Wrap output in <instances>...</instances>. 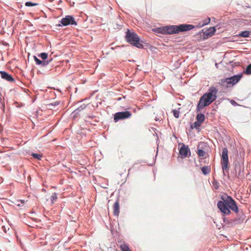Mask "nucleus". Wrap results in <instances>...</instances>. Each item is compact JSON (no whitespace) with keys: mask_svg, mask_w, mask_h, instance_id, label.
<instances>
[{"mask_svg":"<svg viewBox=\"0 0 251 251\" xmlns=\"http://www.w3.org/2000/svg\"><path fill=\"white\" fill-rule=\"evenodd\" d=\"M217 92L218 90L215 87H210L207 92L200 98L197 105L196 112H200L201 110L212 103L217 98Z\"/></svg>","mask_w":251,"mask_h":251,"instance_id":"obj_1","label":"nucleus"},{"mask_svg":"<svg viewBox=\"0 0 251 251\" xmlns=\"http://www.w3.org/2000/svg\"><path fill=\"white\" fill-rule=\"evenodd\" d=\"M221 212L226 215H229L231 213L230 210L238 213L239 212L238 207L235 201L230 196L226 194L221 196Z\"/></svg>","mask_w":251,"mask_h":251,"instance_id":"obj_2","label":"nucleus"},{"mask_svg":"<svg viewBox=\"0 0 251 251\" xmlns=\"http://www.w3.org/2000/svg\"><path fill=\"white\" fill-rule=\"evenodd\" d=\"M196 27L190 24H183L179 25H170L164 26L165 34L172 35L179 32L189 31Z\"/></svg>","mask_w":251,"mask_h":251,"instance_id":"obj_3","label":"nucleus"},{"mask_svg":"<svg viewBox=\"0 0 251 251\" xmlns=\"http://www.w3.org/2000/svg\"><path fill=\"white\" fill-rule=\"evenodd\" d=\"M125 40L132 46L138 49H145L143 44L144 42L141 40L138 34L134 31L127 29L126 32Z\"/></svg>","mask_w":251,"mask_h":251,"instance_id":"obj_4","label":"nucleus"},{"mask_svg":"<svg viewBox=\"0 0 251 251\" xmlns=\"http://www.w3.org/2000/svg\"><path fill=\"white\" fill-rule=\"evenodd\" d=\"M242 76L243 75L240 74L227 78L224 80H222L221 85L226 88L232 87L237 83L241 79Z\"/></svg>","mask_w":251,"mask_h":251,"instance_id":"obj_5","label":"nucleus"},{"mask_svg":"<svg viewBox=\"0 0 251 251\" xmlns=\"http://www.w3.org/2000/svg\"><path fill=\"white\" fill-rule=\"evenodd\" d=\"M222 166L223 174L226 175V173H228L229 168V163L228 157V151L227 149L224 148L223 150L222 155Z\"/></svg>","mask_w":251,"mask_h":251,"instance_id":"obj_6","label":"nucleus"},{"mask_svg":"<svg viewBox=\"0 0 251 251\" xmlns=\"http://www.w3.org/2000/svg\"><path fill=\"white\" fill-rule=\"evenodd\" d=\"M59 24H57V26H66L68 25L76 26L77 25L74 17L72 15H67L63 18L59 22Z\"/></svg>","mask_w":251,"mask_h":251,"instance_id":"obj_7","label":"nucleus"},{"mask_svg":"<svg viewBox=\"0 0 251 251\" xmlns=\"http://www.w3.org/2000/svg\"><path fill=\"white\" fill-rule=\"evenodd\" d=\"M132 115L131 112L129 111H125L118 112L114 115V121L115 123L119 120H124L130 118Z\"/></svg>","mask_w":251,"mask_h":251,"instance_id":"obj_8","label":"nucleus"},{"mask_svg":"<svg viewBox=\"0 0 251 251\" xmlns=\"http://www.w3.org/2000/svg\"><path fill=\"white\" fill-rule=\"evenodd\" d=\"M1 77L7 81L10 82H15V79L13 77L12 75L8 74L7 72L4 71H0Z\"/></svg>","mask_w":251,"mask_h":251,"instance_id":"obj_9","label":"nucleus"},{"mask_svg":"<svg viewBox=\"0 0 251 251\" xmlns=\"http://www.w3.org/2000/svg\"><path fill=\"white\" fill-rule=\"evenodd\" d=\"M188 153L190 154V151L188 146L183 144L179 150L180 155L182 157H186L187 156Z\"/></svg>","mask_w":251,"mask_h":251,"instance_id":"obj_10","label":"nucleus"},{"mask_svg":"<svg viewBox=\"0 0 251 251\" xmlns=\"http://www.w3.org/2000/svg\"><path fill=\"white\" fill-rule=\"evenodd\" d=\"M203 146H206L204 142H200L197 148V153L200 157H203L206 154V151L203 149Z\"/></svg>","mask_w":251,"mask_h":251,"instance_id":"obj_11","label":"nucleus"},{"mask_svg":"<svg viewBox=\"0 0 251 251\" xmlns=\"http://www.w3.org/2000/svg\"><path fill=\"white\" fill-rule=\"evenodd\" d=\"M114 215L118 216L120 213V205L119 201L117 200L114 204Z\"/></svg>","mask_w":251,"mask_h":251,"instance_id":"obj_12","label":"nucleus"},{"mask_svg":"<svg viewBox=\"0 0 251 251\" xmlns=\"http://www.w3.org/2000/svg\"><path fill=\"white\" fill-rule=\"evenodd\" d=\"M86 107V105L84 103L82 104L81 105H80L77 108L75 109L73 112L72 113V114L74 115V116H76L77 114L79 113L81 111L84 109Z\"/></svg>","mask_w":251,"mask_h":251,"instance_id":"obj_13","label":"nucleus"},{"mask_svg":"<svg viewBox=\"0 0 251 251\" xmlns=\"http://www.w3.org/2000/svg\"><path fill=\"white\" fill-rule=\"evenodd\" d=\"M196 116V120L199 123L202 124L205 120V115L204 114L198 112Z\"/></svg>","mask_w":251,"mask_h":251,"instance_id":"obj_14","label":"nucleus"},{"mask_svg":"<svg viewBox=\"0 0 251 251\" xmlns=\"http://www.w3.org/2000/svg\"><path fill=\"white\" fill-rule=\"evenodd\" d=\"M201 170L204 175H207L210 172L211 168L210 166H204L201 168Z\"/></svg>","mask_w":251,"mask_h":251,"instance_id":"obj_15","label":"nucleus"},{"mask_svg":"<svg viewBox=\"0 0 251 251\" xmlns=\"http://www.w3.org/2000/svg\"><path fill=\"white\" fill-rule=\"evenodd\" d=\"M153 31L157 33L165 34L164 26L156 28L154 29Z\"/></svg>","mask_w":251,"mask_h":251,"instance_id":"obj_16","label":"nucleus"},{"mask_svg":"<svg viewBox=\"0 0 251 251\" xmlns=\"http://www.w3.org/2000/svg\"><path fill=\"white\" fill-rule=\"evenodd\" d=\"M251 32L250 31H244L239 34V36L243 37H249L251 35Z\"/></svg>","mask_w":251,"mask_h":251,"instance_id":"obj_17","label":"nucleus"},{"mask_svg":"<svg viewBox=\"0 0 251 251\" xmlns=\"http://www.w3.org/2000/svg\"><path fill=\"white\" fill-rule=\"evenodd\" d=\"M201 124V123H199L198 121H197L195 122L193 125H191L190 128L191 129H193L195 128L197 129H199Z\"/></svg>","mask_w":251,"mask_h":251,"instance_id":"obj_18","label":"nucleus"},{"mask_svg":"<svg viewBox=\"0 0 251 251\" xmlns=\"http://www.w3.org/2000/svg\"><path fill=\"white\" fill-rule=\"evenodd\" d=\"M31 156L35 158L36 159L38 160H41V158H42L43 155L40 154L36 153H32L31 154Z\"/></svg>","mask_w":251,"mask_h":251,"instance_id":"obj_19","label":"nucleus"},{"mask_svg":"<svg viewBox=\"0 0 251 251\" xmlns=\"http://www.w3.org/2000/svg\"><path fill=\"white\" fill-rule=\"evenodd\" d=\"M120 248L122 251H127L130 250L128 246L125 243L121 244Z\"/></svg>","mask_w":251,"mask_h":251,"instance_id":"obj_20","label":"nucleus"},{"mask_svg":"<svg viewBox=\"0 0 251 251\" xmlns=\"http://www.w3.org/2000/svg\"><path fill=\"white\" fill-rule=\"evenodd\" d=\"M206 30L209 33V36H210V37L212 36L216 31L215 27H210L208 28Z\"/></svg>","mask_w":251,"mask_h":251,"instance_id":"obj_21","label":"nucleus"},{"mask_svg":"<svg viewBox=\"0 0 251 251\" xmlns=\"http://www.w3.org/2000/svg\"><path fill=\"white\" fill-rule=\"evenodd\" d=\"M38 56L40 57L42 60H46L47 59V57H48V54L46 52H42L39 54Z\"/></svg>","mask_w":251,"mask_h":251,"instance_id":"obj_22","label":"nucleus"},{"mask_svg":"<svg viewBox=\"0 0 251 251\" xmlns=\"http://www.w3.org/2000/svg\"><path fill=\"white\" fill-rule=\"evenodd\" d=\"M201 31L202 32V36L203 39H206L210 37V36H209V34L207 31V30H206L205 31H203V30L202 29Z\"/></svg>","mask_w":251,"mask_h":251,"instance_id":"obj_23","label":"nucleus"},{"mask_svg":"<svg viewBox=\"0 0 251 251\" xmlns=\"http://www.w3.org/2000/svg\"><path fill=\"white\" fill-rule=\"evenodd\" d=\"M210 22V19L209 18H207L206 19L203 21V23L201 25H198V26L201 27L204 25H208Z\"/></svg>","mask_w":251,"mask_h":251,"instance_id":"obj_24","label":"nucleus"},{"mask_svg":"<svg viewBox=\"0 0 251 251\" xmlns=\"http://www.w3.org/2000/svg\"><path fill=\"white\" fill-rule=\"evenodd\" d=\"M244 73L247 75H251V64H249L244 71Z\"/></svg>","mask_w":251,"mask_h":251,"instance_id":"obj_25","label":"nucleus"},{"mask_svg":"<svg viewBox=\"0 0 251 251\" xmlns=\"http://www.w3.org/2000/svg\"><path fill=\"white\" fill-rule=\"evenodd\" d=\"M34 60L36 63V64L37 65H41L42 64V60L39 59L36 56L34 55L33 56Z\"/></svg>","mask_w":251,"mask_h":251,"instance_id":"obj_26","label":"nucleus"},{"mask_svg":"<svg viewBox=\"0 0 251 251\" xmlns=\"http://www.w3.org/2000/svg\"><path fill=\"white\" fill-rule=\"evenodd\" d=\"M34 60L36 63V64L37 65H41L42 64V60L39 59L36 56L34 55L33 56Z\"/></svg>","mask_w":251,"mask_h":251,"instance_id":"obj_27","label":"nucleus"},{"mask_svg":"<svg viewBox=\"0 0 251 251\" xmlns=\"http://www.w3.org/2000/svg\"><path fill=\"white\" fill-rule=\"evenodd\" d=\"M37 5H38V3H33L31 1H27L25 3V5L27 7H31V6H36Z\"/></svg>","mask_w":251,"mask_h":251,"instance_id":"obj_28","label":"nucleus"},{"mask_svg":"<svg viewBox=\"0 0 251 251\" xmlns=\"http://www.w3.org/2000/svg\"><path fill=\"white\" fill-rule=\"evenodd\" d=\"M57 199V197L56 196V194H53L52 195H51L50 197V201L51 202V203L53 204L54 203V201L56 200Z\"/></svg>","mask_w":251,"mask_h":251,"instance_id":"obj_29","label":"nucleus"},{"mask_svg":"<svg viewBox=\"0 0 251 251\" xmlns=\"http://www.w3.org/2000/svg\"><path fill=\"white\" fill-rule=\"evenodd\" d=\"M173 114H174V116L175 118H179V112L177 110H173Z\"/></svg>","mask_w":251,"mask_h":251,"instance_id":"obj_30","label":"nucleus"},{"mask_svg":"<svg viewBox=\"0 0 251 251\" xmlns=\"http://www.w3.org/2000/svg\"><path fill=\"white\" fill-rule=\"evenodd\" d=\"M60 101H56L54 102H51L48 104L49 106H56L60 104Z\"/></svg>","mask_w":251,"mask_h":251,"instance_id":"obj_31","label":"nucleus"},{"mask_svg":"<svg viewBox=\"0 0 251 251\" xmlns=\"http://www.w3.org/2000/svg\"><path fill=\"white\" fill-rule=\"evenodd\" d=\"M213 187L214 189L217 190L219 187V183L217 181H216L214 179V182L213 183Z\"/></svg>","mask_w":251,"mask_h":251,"instance_id":"obj_32","label":"nucleus"},{"mask_svg":"<svg viewBox=\"0 0 251 251\" xmlns=\"http://www.w3.org/2000/svg\"><path fill=\"white\" fill-rule=\"evenodd\" d=\"M48 64H49V62L47 61V59L46 60H42V64H41V66L42 67L46 66Z\"/></svg>","mask_w":251,"mask_h":251,"instance_id":"obj_33","label":"nucleus"},{"mask_svg":"<svg viewBox=\"0 0 251 251\" xmlns=\"http://www.w3.org/2000/svg\"><path fill=\"white\" fill-rule=\"evenodd\" d=\"M1 97H2V95L1 94V93L0 92V104H1L2 106V107H4V102H3V100L1 98Z\"/></svg>","mask_w":251,"mask_h":251,"instance_id":"obj_34","label":"nucleus"},{"mask_svg":"<svg viewBox=\"0 0 251 251\" xmlns=\"http://www.w3.org/2000/svg\"><path fill=\"white\" fill-rule=\"evenodd\" d=\"M52 58L51 57L48 58V57H47V61L49 62V64L52 61Z\"/></svg>","mask_w":251,"mask_h":251,"instance_id":"obj_35","label":"nucleus"},{"mask_svg":"<svg viewBox=\"0 0 251 251\" xmlns=\"http://www.w3.org/2000/svg\"><path fill=\"white\" fill-rule=\"evenodd\" d=\"M217 207L219 209H220V200L219 201H217Z\"/></svg>","mask_w":251,"mask_h":251,"instance_id":"obj_36","label":"nucleus"},{"mask_svg":"<svg viewBox=\"0 0 251 251\" xmlns=\"http://www.w3.org/2000/svg\"><path fill=\"white\" fill-rule=\"evenodd\" d=\"M94 117H95V116H94V115H89V116H88V118H89V119H93Z\"/></svg>","mask_w":251,"mask_h":251,"instance_id":"obj_37","label":"nucleus"},{"mask_svg":"<svg viewBox=\"0 0 251 251\" xmlns=\"http://www.w3.org/2000/svg\"><path fill=\"white\" fill-rule=\"evenodd\" d=\"M2 228H3V231H4L5 233H6V232H7V231H6V228H5V227L4 226H2Z\"/></svg>","mask_w":251,"mask_h":251,"instance_id":"obj_38","label":"nucleus"},{"mask_svg":"<svg viewBox=\"0 0 251 251\" xmlns=\"http://www.w3.org/2000/svg\"><path fill=\"white\" fill-rule=\"evenodd\" d=\"M223 221L225 223H226V219L225 217H223Z\"/></svg>","mask_w":251,"mask_h":251,"instance_id":"obj_39","label":"nucleus"},{"mask_svg":"<svg viewBox=\"0 0 251 251\" xmlns=\"http://www.w3.org/2000/svg\"><path fill=\"white\" fill-rule=\"evenodd\" d=\"M122 100V98H118L117 99V100L118 101H120Z\"/></svg>","mask_w":251,"mask_h":251,"instance_id":"obj_40","label":"nucleus"},{"mask_svg":"<svg viewBox=\"0 0 251 251\" xmlns=\"http://www.w3.org/2000/svg\"><path fill=\"white\" fill-rule=\"evenodd\" d=\"M218 65H219V63H215V66L216 67L218 68Z\"/></svg>","mask_w":251,"mask_h":251,"instance_id":"obj_41","label":"nucleus"},{"mask_svg":"<svg viewBox=\"0 0 251 251\" xmlns=\"http://www.w3.org/2000/svg\"><path fill=\"white\" fill-rule=\"evenodd\" d=\"M155 121H159V119H158L157 118H155Z\"/></svg>","mask_w":251,"mask_h":251,"instance_id":"obj_42","label":"nucleus"},{"mask_svg":"<svg viewBox=\"0 0 251 251\" xmlns=\"http://www.w3.org/2000/svg\"><path fill=\"white\" fill-rule=\"evenodd\" d=\"M200 34L201 35V32H199V34Z\"/></svg>","mask_w":251,"mask_h":251,"instance_id":"obj_43","label":"nucleus"}]
</instances>
